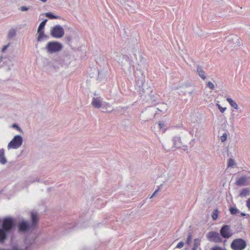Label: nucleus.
<instances>
[{
	"label": "nucleus",
	"mask_w": 250,
	"mask_h": 250,
	"mask_svg": "<svg viewBox=\"0 0 250 250\" xmlns=\"http://www.w3.org/2000/svg\"><path fill=\"white\" fill-rule=\"evenodd\" d=\"M31 219L32 223L30 225L29 223L25 221H22L19 225L20 231H25L29 229H34L36 227L38 221V215L36 213H31Z\"/></svg>",
	"instance_id": "obj_1"
},
{
	"label": "nucleus",
	"mask_w": 250,
	"mask_h": 250,
	"mask_svg": "<svg viewBox=\"0 0 250 250\" xmlns=\"http://www.w3.org/2000/svg\"><path fill=\"white\" fill-rule=\"evenodd\" d=\"M62 48L61 43L58 42H49L47 43L45 49L49 53H53L60 51Z\"/></svg>",
	"instance_id": "obj_2"
},
{
	"label": "nucleus",
	"mask_w": 250,
	"mask_h": 250,
	"mask_svg": "<svg viewBox=\"0 0 250 250\" xmlns=\"http://www.w3.org/2000/svg\"><path fill=\"white\" fill-rule=\"evenodd\" d=\"M230 247L233 250H243L246 247V243L243 239L237 238L232 241Z\"/></svg>",
	"instance_id": "obj_3"
},
{
	"label": "nucleus",
	"mask_w": 250,
	"mask_h": 250,
	"mask_svg": "<svg viewBox=\"0 0 250 250\" xmlns=\"http://www.w3.org/2000/svg\"><path fill=\"white\" fill-rule=\"evenodd\" d=\"M22 141V138L20 135H16L8 144V148L17 149L21 146Z\"/></svg>",
	"instance_id": "obj_4"
},
{
	"label": "nucleus",
	"mask_w": 250,
	"mask_h": 250,
	"mask_svg": "<svg viewBox=\"0 0 250 250\" xmlns=\"http://www.w3.org/2000/svg\"><path fill=\"white\" fill-rule=\"evenodd\" d=\"M51 35L56 38H60L64 35L63 29L59 25L55 26L51 29Z\"/></svg>",
	"instance_id": "obj_5"
},
{
	"label": "nucleus",
	"mask_w": 250,
	"mask_h": 250,
	"mask_svg": "<svg viewBox=\"0 0 250 250\" xmlns=\"http://www.w3.org/2000/svg\"><path fill=\"white\" fill-rule=\"evenodd\" d=\"M221 235L224 238H229L232 235V232L229 225L223 226L220 231Z\"/></svg>",
	"instance_id": "obj_6"
},
{
	"label": "nucleus",
	"mask_w": 250,
	"mask_h": 250,
	"mask_svg": "<svg viewBox=\"0 0 250 250\" xmlns=\"http://www.w3.org/2000/svg\"><path fill=\"white\" fill-rule=\"evenodd\" d=\"M207 238L210 241L215 243H220L222 242V239L219 234L216 231L209 232L207 234Z\"/></svg>",
	"instance_id": "obj_7"
},
{
	"label": "nucleus",
	"mask_w": 250,
	"mask_h": 250,
	"mask_svg": "<svg viewBox=\"0 0 250 250\" xmlns=\"http://www.w3.org/2000/svg\"><path fill=\"white\" fill-rule=\"evenodd\" d=\"M47 20H44L42 21L40 23L38 29V41L40 42L41 41L42 39L45 37V35L44 34V28L46 22L47 21Z\"/></svg>",
	"instance_id": "obj_8"
},
{
	"label": "nucleus",
	"mask_w": 250,
	"mask_h": 250,
	"mask_svg": "<svg viewBox=\"0 0 250 250\" xmlns=\"http://www.w3.org/2000/svg\"><path fill=\"white\" fill-rule=\"evenodd\" d=\"M13 221L11 218H6L3 220L2 228L3 230L9 232L13 226Z\"/></svg>",
	"instance_id": "obj_9"
},
{
	"label": "nucleus",
	"mask_w": 250,
	"mask_h": 250,
	"mask_svg": "<svg viewBox=\"0 0 250 250\" xmlns=\"http://www.w3.org/2000/svg\"><path fill=\"white\" fill-rule=\"evenodd\" d=\"M92 104L95 107L100 108L102 105L101 101L99 98H94L92 102Z\"/></svg>",
	"instance_id": "obj_10"
},
{
	"label": "nucleus",
	"mask_w": 250,
	"mask_h": 250,
	"mask_svg": "<svg viewBox=\"0 0 250 250\" xmlns=\"http://www.w3.org/2000/svg\"><path fill=\"white\" fill-rule=\"evenodd\" d=\"M247 178L246 177L244 176L238 178L236 180V184L238 186H244L246 184Z\"/></svg>",
	"instance_id": "obj_11"
},
{
	"label": "nucleus",
	"mask_w": 250,
	"mask_h": 250,
	"mask_svg": "<svg viewBox=\"0 0 250 250\" xmlns=\"http://www.w3.org/2000/svg\"><path fill=\"white\" fill-rule=\"evenodd\" d=\"M197 72L199 76L203 80L206 79V76L205 72L201 66H198L197 68Z\"/></svg>",
	"instance_id": "obj_12"
},
{
	"label": "nucleus",
	"mask_w": 250,
	"mask_h": 250,
	"mask_svg": "<svg viewBox=\"0 0 250 250\" xmlns=\"http://www.w3.org/2000/svg\"><path fill=\"white\" fill-rule=\"evenodd\" d=\"M6 231L0 229V243H3L6 238Z\"/></svg>",
	"instance_id": "obj_13"
},
{
	"label": "nucleus",
	"mask_w": 250,
	"mask_h": 250,
	"mask_svg": "<svg viewBox=\"0 0 250 250\" xmlns=\"http://www.w3.org/2000/svg\"><path fill=\"white\" fill-rule=\"evenodd\" d=\"M201 244V240L199 238H196L194 240L193 246L192 250H196Z\"/></svg>",
	"instance_id": "obj_14"
},
{
	"label": "nucleus",
	"mask_w": 250,
	"mask_h": 250,
	"mask_svg": "<svg viewBox=\"0 0 250 250\" xmlns=\"http://www.w3.org/2000/svg\"><path fill=\"white\" fill-rule=\"evenodd\" d=\"M227 101L231 107L233 108L237 109H238V105L232 99L230 98H228L227 99Z\"/></svg>",
	"instance_id": "obj_15"
},
{
	"label": "nucleus",
	"mask_w": 250,
	"mask_h": 250,
	"mask_svg": "<svg viewBox=\"0 0 250 250\" xmlns=\"http://www.w3.org/2000/svg\"><path fill=\"white\" fill-rule=\"evenodd\" d=\"M16 31L15 29H11L9 31L8 38L10 39L14 37L16 35Z\"/></svg>",
	"instance_id": "obj_16"
},
{
	"label": "nucleus",
	"mask_w": 250,
	"mask_h": 250,
	"mask_svg": "<svg viewBox=\"0 0 250 250\" xmlns=\"http://www.w3.org/2000/svg\"><path fill=\"white\" fill-rule=\"evenodd\" d=\"M45 16L50 19H57L59 18V16L54 15L52 13L49 12L45 14Z\"/></svg>",
	"instance_id": "obj_17"
},
{
	"label": "nucleus",
	"mask_w": 250,
	"mask_h": 250,
	"mask_svg": "<svg viewBox=\"0 0 250 250\" xmlns=\"http://www.w3.org/2000/svg\"><path fill=\"white\" fill-rule=\"evenodd\" d=\"M218 216V210L217 209H215L213 210L212 214V218L213 220H215L217 219Z\"/></svg>",
	"instance_id": "obj_18"
},
{
	"label": "nucleus",
	"mask_w": 250,
	"mask_h": 250,
	"mask_svg": "<svg viewBox=\"0 0 250 250\" xmlns=\"http://www.w3.org/2000/svg\"><path fill=\"white\" fill-rule=\"evenodd\" d=\"M210 250H227L225 248H222L221 247L216 246L215 247H212L210 249Z\"/></svg>",
	"instance_id": "obj_19"
},
{
	"label": "nucleus",
	"mask_w": 250,
	"mask_h": 250,
	"mask_svg": "<svg viewBox=\"0 0 250 250\" xmlns=\"http://www.w3.org/2000/svg\"><path fill=\"white\" fill-rule=\"evenodd\" d=\"M192 239V235L191 233L189 234L186 241V244L189 245L190 244Z\"/></svg>",
	"instance_id": "obj_20"
},
{
	"label": "nucleus",
	"mask_w": 250,
	"mask_h": 250,
	"mask_svg": "<svg viewBox=\"0 0 250 250\" xmlns=\"http://www.w3.org/2000/svg\"><path fill=\"white\" fill-rule=\"evenodd\" d=\"M235 165V163L234 161L231 158L229 159V163H228V167H233Z\"/></svg>",
	"instance_id": "obj_21"
},
{
	"label": "nucleus",
	"mask_w": 250,
	"mask_h": 250,
	"mask_svg": "<svg viewBox=\"0 0 250 250\" xmlns=\"http://www.w3.org/2000/svg\"><path fill=\"white\" fill-rule=\"evenodd\" d=\"M229 210H230V213L232 214H235L238 211V210L236 208H230L229 209Z\"/></svg>",
	"instance_id": "obj_22"
},
{
	"label": "nucleus",
	"mask_w": 250,
	"mask_h": 250,
	"mask_svg": "<svg viewBox=\"0 0 250 250\" xmlns=\"http://www.w3.org/2000/svg\"><path fill=\"white\" fill-rule=\"evenodd\" d=\"M227 138V134L226 133H224L222 136H221L220 139L222 142H225Z\"/></svg>",
	"instance_id": "obj_23"
},
{
	"label": "nucleus",
	"mask_w": 250,
	"mask_h": 250,
	"mask_svg": "<svg viewBox=\"0 0 250 250\" xmlns=\"http://www.w3.org/2000/svg\"><path fill=\"white\" fill-rule=\"evenodd\" d=\"M184 245V242L182 241H181L178 243V244L176 246V248L178 249H181L183 247Z\"/></svg>",
	"instance_id": "obj_24"
},
{
	"label": "nucleus",
	"mask_w": 250,
	"mask_h": 250,
	"mask_svg": "<svg viewBox=\"0 0 250 250\" xmlns=\"http://www.w3.org/2000/svg\"><path fill=\"white\" fill-rule=\"evenodd\" d=\"M208 86L211 89H213L214 88V85L213 83H211V82H208Z\"/></svg>",
	"instance_id": "obj_25"
},
{
	"label": "nucleus",
	"mask_w": 250,
	"mask_h": 250,
	"mask_svg": "<svg viewBox=\"0 0 250 250\" xmlns=\"http://www.w3.org/2000/svg\"><path fill=\"white\" fill-rule=\"evenodd\" d=\"M218 108L219 109L220 111L222 113H224V111L226 110V107H223L221 106L219 104H217Z\"/></svg>",
	"instance_id": "obj_26"
},
{
	"label": "nucleus",
	"mask_w": 250,
	"mask_h": 250,
	"mask_svg": "<svg viewBox=\"0 0 250 250\" xmlns=\"http://www.w3.org/2000/svg\"><path fill=\"white\" fill-rule=\"evenodd\" d=\"M6 160L5 157H0V163L2 164H4L6 163Z\"/></svg>",
	"instance_id": "obj_27"
},
{
	"label": "nucleus",
	"mask_w": 250,
	"mask_h": 250,
	"mask_svg": "<svg viewBox=\"0 0 250 250\" xmlns=\"http://www.w3.org/2000/svg\"><path fill=\"white\" fill-rule=\"evenodd\" d=\"M158 124L160 129H162L165 126V124L161 122H159Z\"/></svg>",
	"instance_id": "obj_28"
},
{
	"label": "nucleus",
	"mask_w": 250,
	"mask_h": 250,
	"mask_svg": "<svg viewBox=\"0 0 250 250\" xmlns=\"http://www.w3.org/2000/svg\"><path fill=\"white\" fill-rule=\"evenodd\" d=\"M246 205L248 208L250 209V197L247 200Z\"/></svg>",
	"instance_id": "obj_29"
},
{
	"label": "nucleus",
	"mask_w": 250,
	"mask_h": 250,
	"mask_svg": "<svg viewBox=\"0 0 250 250\" xmlns=\"http://www.w3.org/2000/svg\"><path fill=\"white\" fill-rule=\"evenodd\" d=\"M10 45V43L4 46L2 48V52H4L8 48V47Z\"/></svg>",
	"instance_id": "obj_30"
},
{
	"label": "nucleus",
	"mask_w": 250,
	"mask_h": 250,
	"mask_svg": "<svg viewBox=\"0 0 250 250\" xmlns=\"http://www.w3.org/2000/svg\"><path fill=\"white\" fill-rule=\"evenodd\" d=\"M248 192L247 190L244 189L242 191L241 193H240V195L241 196H245L246 195L247 193Z\"/></svg>",
	"instance_id": "obj_31"
},
{
	"label": "nucleus",
	"mask_w": 250,
	"mask_h": 250,
	"mask_svg": "<svg viewBox=\"0 0 250 250\" xmlns=\"http://www.w3.org/2000/svg\"><path fill=\"white\" fill-rule=\"evenodd\" d=\"M20 9L22 11H27V10H28V8H27L25 6H22L21 7Z\"/></svg>",
	"instance_id": "obj_32"
},
{
	"label": "nucleus",
	"mask_w": 250,
	"mask_h": 250,
	"mask_svg": "<svg viewBox=\"0 0 250 250\" xmlns=\"http://www.w3.org/2000/svg\"><path fill=\"white\" fill-rule=\"evenodd\" d=\"M4 155V150L3 149H0V156H3Z\"/></svg>",
	"instance_id": "obj_33"
},
{
	"label": "nucleus",
	"mask_w": 250,
	"mask_h": 250,
	"mask_svg": "<svg viewBox=\"0 0 250 250\" xmlns=\"http://www.w3.org/2000/svg\"><path fill=\"white\" fill-rule=\"evenodd\" d=\"M158 189L157 190H155V192L153 193V194L150 197V198H152L155 195V194L158 192Z\"/></svg>",
	"instance_id": "obj_34"
},
{
	"label": "nucleus",
	"mask_w": 250,
	"mask_h": 250,
	"mask_svg": "<svg viewBox=\"0 0 250 250\" xmlns=\"http://www.w3.org/2000/svg\"><path fill=\"white\" fill-rule=\"evenodd\" d=\"M13 126L15 127V128H17L18 129V130H20V128L16 125H13Z\"/></svg>",
	"instance_id": "obj_35"
},
{
	"label": "nucleus",
	"mask_w": 250,
	"mask_h": 250,
	"mask_svg": "<svg viewBox=\"0 0 250 250\" xmlns=\"http://www.w3.org/2000/svg\"><path fill=\"white\" fill-rule=\"evenodd\" d=\"M40 0L43 2H45L47 1V0Z\"/></svg>",
	"instance_id": "obj_36"
},
{
	"label": "nucleus",
	"mask_w": 250,
	"mask_h": 250,
	"mask_svg": "<svg viewBox=\"0 0 250 250\" xmlns=\"http://www.w3.org/2000/svg\"><path fill=\"white\" fill-rule=\"evenodd\" d=\"M242 215L243 216L245 215V214L244 213H242Z\"/></svg>",
	"instance_id": "obj_37"
}]
</instances>
